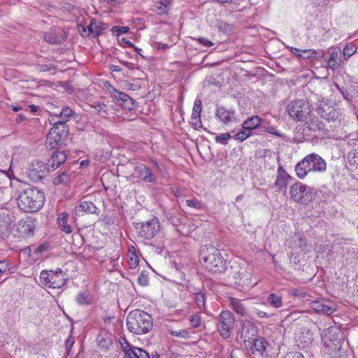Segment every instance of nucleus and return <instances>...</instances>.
Returning <instances> with one entry per match:
<instances>
[{
    "label": "nucleus",
    "instance_id": "12",
    "mask_svg": "<svg viewBox=\"0 0 358 358\" xmlns=\"http://www.w3.org/2000/svg\"><path fill=\"white\" fill-rule=\"evenodd\" d=\"M36 222V220L31 217L20 220L17 224V231L24 238L31 237L34 234Z\"/></svg>",
    "mask_w": 358,
    "mask_h": 358
},
{
    "label": "nucleus",
    "instance_id": "13",
    "mask_svg": "<svg viewBox=\"0 0 358 358\" xmlns=\"http://www.w3.org/2000/svg\"><path fill=\"white\" fill-rule=\"evenodd\" d=\"M134 174L136 178L146 183H155L157 180V176L152 173L151 169L143 164L135 167Z\"/></svg>",
    "mask_w": 358,
    "mask_h": 358
},
{
    "label": "nucleus",
    "instance_id": "42",
    "mask_svg": "<svg viewBox=\"0 0 358 358\" xmlns=\"http://www.w3.org/2000/svg\"><path fill=\"white\" fill-rule=\"evenodd\" d=\"M168 220L171 223L173 227H176V229L178 232L182 233V218L178 215L171 214Z\"/></svg>",
    "mask_w": 358,
    "mask_h": 358
},
{
    "label": "nucleus",
    "instance_id": "40",
    "mask_svg": "<svg viewBox=\"0 0 358 358\" xmlns=\"http://www.w3.org/2000/svg\"><path fill=\"white\" fill-rule=\"evenodd\" d=\"M151 10L158 15H167L170 10V8L166 7V4H161L159 2H155L152 6Z\"/></svg>",
    "mask_w": 358,
    "mask_h": 358
},
{
    "label": "nucleus",
    "instance_id": "44",
    "mask_svg": "<svg viewBox=\"0 0 358 358\" xmlns=\"http://www.w3.org/2000/svg\"><path fill=\"white\" fill-rule=\"evenodd\" d=\"M190 124L192 125V127L195 129H198L199 128H202V122L201 120V115L200 114H195L194 113H192L191 115V121Z\"/></svg>",
    "mask_w": 358,
    "mask_h": 358
},
{
    "label": "nucleus",
    "instance_id": "20",
    "mask_svg": "<svg viewBox=\"0 0 358 358\" xmlns=\"http://www.w3.org/2000/svg\"><path fill=\"white\" fill-rule=\"evenodd\" d=\"M257 334V327L250 322H245L243 324L242 330L241 331V338L243 342L251 343Z\"/></svg>",
    "mask_w": 358,
    "mask_h": 358
},
{
    "label": "nucleus",
    "instance_id": "56",
    "mask_svg": "<svg viewBox=\"0 0 358 358\" xmlns=\"http://www.w3.org/2000/svg\"><path fill=\"white\" fill-rule=\"evenodd\" d=\"M283 358H305L304 355L298 351H290L287 352Z\"/></svg>",
    "mask_w": 358,
    "mask_h": 358
},
{
    "label": "nucleus",
    "instance_id": "4",
    "mask_svg": "<svg viewBox=\"0 0 358 358\" xmlns=\"http://www.w3.org/2000/svg\"><path fill=\"white\" fill-rule=\"evenodd\" d=\"M289 194L294 201L302 205H307L310 203L315 196L313 187L299 182L290 186Z\"/></svg>",
    "mask_w": 358,
    "mask_h": 358
},
{
    "label": "nucleus",
    "instance_id": "11",
    "mask_svg": "<svg viewBox=\"0 0 358 358\" xmlns=\"http://www.w3.org/2000/svg\"><path fill=\"white\" fill-rule=\"evenodd\" d=\"M110 94L125 109L131 110L136 107L135 101L126 93L111 87Z\"/></svg>",
    "mask_w": 358,
    "mask_h": 358
},
{
    "label": "nucleus",
    "instance_id": "6",
    "mask_svg": "<svg viewBox=\"0 0 358 358\" xmlns=\"http://www.w3.org/2000/svg\"><path fill=\"white\" fill-rule=\"evenodd\" d=\"M216 320L218 333L222 338H229L234 328L235 317L234 315L228 310L222 311Z\"/></svg>",
    "mask_w": 358,
    "mask_h": 358
},
{
    "label": "nucleus",
    "instance_id": "48",
    "mask_svg": "<svg viewBox=\"0 0 358 358\" xmlns=\"http://www.w3.org/2000/svg\"><path fill=\"white\" fill-rule=\"evenodd\" d=\"M59 113L60 116L63 117L66 120H69V118L74 114V112L71 108L65 106Z\"/></svg>",
    "mask_w": 358,
    "mask_h": 358
},
{
    "label": "nucleus",
    "instance_id": "57",
    "mask_svg": "<svg viewBox=\"0 0 358 358\" xmlns=\"http://www.w3.org/2000/svg\"><path fill=\"white\" fill-rule=\"evenodd\" d=\"M48 248H49L48 244H47V243L41 244L34 248V253L37 254V255L38 254L42 255L48 250Z\"/></svg>",
    "mask_w": 358,
    "mask_h": 358
},
{
    "label": "nucleus",
    "instance_id": "5",
    "mask_svg": "<svg viewBox=\"0 0 358 358\" xmlns=\"http://www.w3.org/2000/svg\"><path fill=\"white\" fill-rule=\"evenodd\" d=\"M286 110L291 118L299 122L306 121L310 113L308 102L303 99L291 101Z\"/></svg>",
    "mask_w": 358,
    "mask_h": 358
},
{
    "label": "nucleus",
    "instance_id": "27",
    "mask_svg": "<svg viewBox=\"0 0 358 358\" xmlns=\"http://www.w3.org/2000/svg\"><path fill=\"white\" fill-rule=\"evenodd\" d=\"M227 302L229 306L238 315L242 317L247 315V309L240 299L234 297H229Z\"/></svg>",
    "mask_w": 358,
    "mask_h": 358
},
{
    "label": "nucleus",
    "instance_id": "24",
    "mask_svg": "<svg viewBox=\"0 0 358 358\" xmlns=\"http://www.w3.org/2000/svg\"><path fill=\"white\" fill-rule=\"evenodd\" d=\"M99 210L98 208L91 201H82L79 205L75 208V213L76 215H81L83 213H88L92 214H98Z\"/></svg>",
    "mask_w": 358,
    "mask_h": 358
},
{
    "label": "nucleus",
    "instance_id": "14",
    "mask_svg": "<svg viewBox=\"0 0 358 358\" xmlns=\"http://www.w3.org/2000/svg\"><path fill=\"white\" fill-rule=\"evenodd\" d=\"M310 307L316 313L330 315L336 311L335 304L332 301L316 300L310 303Z\"/></svg>",
    "mask_w": 358,
    "mask_h": 358
},
{
    "label": "nucleus",
    "instance_id": "43",
    "mask_svg": "<svg viewBox=\"0 0 358 358\" xmlns=\"http://www.w3.org/2000/svg\"><path fill=\"white\" fill-rule=\"evenodd\" d=\"M169 333L172 336L180 337L185 339L189 338L191 337L190 334L187 329H169Z\"/></svg>",
    "mask_w": 358,
    "mask_h": 358
},
{
    "label": "nucleus",
    "instance_id": "32",
    "mask_svg": "<svg viewBox=\"0 0 358 358\" xmlns=\"http://www.w3.org/2000/svg\"><path fill=\"white\" fill-rule=\"evenodd\" d=\"M53 127L50 129V131H55V134L60 136L66 139L69 133V126L67 124L62 122H54Z\"/></svg>",
    "mask_w": 358,
    "mask_h": 358
},
{
    "label": "nucleus",
    "instance_id": "36",
    "mask_svg": "<svg viewBox=\"0 0 358 358\" xmlns=\"http://www.w3.org/2000/svg\"><path fill=\"white\" fill-rule=\"evenodd\" d=\"M307 127L310 131H320L324 129V124L320 121L317 117H311L309 121L306 122Z\"/></svg>",
    "mask_w": 358,
    "mask_h": 358
},
{
    "label": "nucleus",
    "instance_id": "9",
    "mask_svg": "<svg viewBox=\"0 0 358 358\" xmlns=\"http://www.w3.org/2000/svg\"><path fill=\"white\" fill-rule=\"evenodd\" d=\"M135 228L141 238L150 240L157 234L160 225L158 219L154 217L147 222L137 223Z\"/></svg>",
    "mask_w": 358,
    "mask_h": 358
},
{
    "label": "nucleus",
    "instance_id": "55",
    "mask_svg": "<svg viewBox=\"0 0 358 358\" xmlns=\"http://www.w3.org/2000/svg\"><path fill=\"white\" fill-rule=\"evenodd\" d=\"M189 322L193 327H198L201 324V317L198 315H192L189 317Z\"/></svg>",
    "mask_w": 358,
    "mask_h": 358
},
{
    "label": "nucleus",
    "instance_id": "16",
    "mask_svg": "<svg viewBox=\"0 0 358 358\" xmlns=\"http://www.w3.org/2000/svg\"><path fill=\"white\" fill-rule=\"evenodd\" d=\"M124 343H121L124 352V358H150V354L142 348L130 346L128 342L123 338Z\"/></svg>",
    "mask_w": 358,
    "mask_h": 358
},
{
    "label": "nucleus",
    "instance_id": "63",
    "mask_svg": "<svg viewBox=\"0 0 358 358\" xmlns=\"http://www.w3.org/2000/svg\"><path fill=\"white\" fill-rule=\"evenodd\" d=\"M255 314L258 315L261 318H268L269 315L264 311L260 310H256L255 311Z\"/></svg>",
    "mask_w": 358,
    "mask_h": 358
},
{
    "label": "nucleus",
    "instance_id": "2",
    "mask_svg": "<svg viewBox=\"0 0 358 358\" xmlns=\"http://www.w3.org/2000/svg\"><path fill=\"white\" fill-rule=\"evenodd\" d=\"M17 206L24 212H37L45 202L43 192L34 187L24 189L17 197Z\"/></svg>",
    "mask_w": 358,
    "mask_h": 358
},
{
    "label": "nucleus",
    "instance_id": "64",
    "mask_svg": "<svg viewBox=\"0 0 358 358\" xmlns=\"http://www.w3.org/2000/svg\"><path fill=\"white\" fill-rule=\"evenodd\" d=\"M129 264L130 266V268H135L138 264V261L137 260V257H136L135 259H133L132 257L130 258V260L129 261Z\"/></svg>",
    "mask_w": 358,
    "mask_h": 358
},
{
    "label": "nucleus",
    "instance_id": "18",
    "mask_svg": "<svg viewBox=\"0 0 358 358\" xmlns=\"http://www.w3.org/2000/svg\"><path fill=\"white\" fill-rule=\"evenodd\" d=\"M13 221V216L8 213H0V238H5L9 236Z\"/></svg>",
    "mask_w": 358,
    "mask_h": 358
},
{
    "label": "nucleus",
    "instance_id": "17",
    "mask_svg": "<svg viewBox=\"0 0 358 358\" xmlns=\"http://www.w3.org/2000/svg\"><path fill=\"white\" fill-rule=\"evenodd\" d=\"M306 160L308 161V167L310 171L322 172L327 169V164L324 159L319 155L311 153L305 157Z\"/></svg>",
    "mask_w": 358,
    "mask_h": 358
},
{
    "label": "nucleus",
    "instance_id": "7",
    "mask_svg": "<svg viewBox=\"0 0 358 358\" xmlns=\"http://www.w3.org/2000/svg\"><path fill=\"white\" fill-rule=\"evenodd\" d=\"M40 280L43 285L51 288H60L66 284V274L61 269L56 271H42Z\"/></svg>",
    "mask_w": 358,
    "mask_h": 358
},
{
    "label": "nucleus",
    "instance_id": "49",
    "mask_svg": "<svg viewBox=\"0 0 358 358\" xmlns=\"http://www.w3.org/2000/svg\"><path fill=\"white\" fill-rule=\"evenodd\" d=\"M231 138V135L229 133H224L220 135H218L215 137L216 143L227 144L228 140Z\"/></svg>",
    "mask_w": 358,
    "mask_h": 358
},
{
    "label": "nucleus",
    "instance_id": "58",
    "mask_svg": "<svg viewBox=\"0 0 358 358\" xmlns=\"http://www.w3.org/2000/svg\"><path fill=\"white\" fill-rule=\"evenodd\" d=\"M201 111H202L201 101L200 99H196L194 103L192 113H194L195 114L198 113V114L201 115Z\"/></svg>",
    "mask_w": 358,
    "mask_h": 358
},
{
    "label": "nucleus",
    "instance_id": "61",
    "mask_svg": "<svg viewBox=\"0 0 358 358\" xmlns=\"http://www.w3.org/2000/svg\"><path fill=\"white\" fill-rule=\"evenodd\" d=\"M54 69V66L49 64H38V69L40 71H49Z\"/></svg>",
    "mask_w": 358,
    "mask_h": 358
},
{
    "label": "nucleus",
    "instance_id": "33",
    "mask_svg": "<svg viewBox=\"0 0 358 358\" xmlns=\"http://www.w3.org/2000/svg\"><path fill=\"white\" fill-rule=\"evenodd\" d=\"M43 164L41 162H38L36 164H32L31 166L29 169V176L34 180H40L41 179L45 173L43 168Z\"/></svg>",
    "mask_w": 358,
    "mask_h": 358
},
{
    "label": "nucleus",
    "instance_id": "1",
    "mask_svg": "<svg viewBox=\"0 0 358 358\" xmlns=\"http://www.w3.org/2000/svg\"><path fill=\"white\" fill-rule=\"evenodd\" d=\"M199 262L206 271L212 273H222L227 269V261L220 250L210 244L201 247Z\"/></svg>",
    "mask_w": 358,
    "mask_h": 358
},
{
    "label": "nucleus",
    "instance_id": "38",
    "mask_svg": "<svg viewBox=\"0 0 358 358\" xmlns=\"http://www.w3.org/2000/svg\"><path fill=\"white\" fill-rule=\"evenodd\" d=\"M206 294L203 292H199L194 293V301L197 307L203 310H206Z\"/></svg>",
    "mask_w": 358,
    "mask_h": 358
},
{
    "label": "nucleus",
    "instance_id": "30",
    "mask_svg": "<svg viewBox=\"0 0 358 358\" xmlns=\"http://www.w3.org/2000/svg\"><path fill=\"white\" fill-rule=\"evenodd\" d=\"M65 139L61 137L60 136H57L55 134V131H49L47 139H46V146L50 149H55L59 145H62Z\"/></svg>",
    "mask_w": 358,
    "mask_h": 358
},
{
    "label": "nucleus",
    "instance_id": "31",
    "mask_svg": "<svg viewBox=\"0 0 358 358\" xmlns=\"http://www.w3.org/2000/svg\"><path fill=\"white\" fill-rule=\"evenodd\" d=\"M308 161L304 157L295 166V172L298 178L304 179L308 173L311 172L308 167Z\"/></svg>",
    "mask_w": 358,
    "mask_h": 358
},
{
    "label": "nucleus",
    "instance_id": "19",
    "mask_svg": "<svg viewBox=\"0 0 358 358\" xmlns=\"http://www.w3.org/2000/svg\"><path fill=\"white\" fill-rule=\"evenodd\" d=\"M215 117L226 125L237 122L234 110H227L223 106L217 108Z\"/></svg>",
    "mask_w": 358,
    "mask_h": 358
},
{
    "label": "nucleus",
    "instance_id": "47",
    "mask_svg": "<svg viewBox=\"0 0 358 358\" xmlns=\"http://www.w3.org/2000/svg\"><path fill=\"white\" fill-rule=\"evenodd\" d=\"M93 24L94 36H98L102 33L101 23L93 19L91 20Z\"/></svg>",
    "mask_w": 358,
    "mask_h": 358
},
{
    "label": "nucleus",
    "instance_id": "62",
    "mask_svg": "<svg viewBox=\"0 0 358 358\" xmlns=\"http://www.w3.org/2000/svg\"><path fill=\"white\" fill-rule=\"evenodd\" d=\"M73 344H74V341H73V338H69L68 339H66V351L68 352V353L69 352V351L73 348Z\"/></svg>",
    "mask_w": 358,
    "mask_h": 358
},
{
    "label": "nucleus",
    "instance_id": "51",
    "mask_svg": "<svg viewBox=\"0 0 358 358\" xmlns=\"http://www.w3.org/2000/svg\"><path fill=\"white\" fill-rule=\"evenodd\" d=\"M215 27L221 31L226 33L231 30L230 25L223 22L222 21H218L215 24Z\"/></svg>",
    "mask_w": 358,
    "mask_h": 358
},
{
    "label": "nucleus",
    "instance_id": "26",
    "mask_svg": "<svg viewBox=\"0 0 358 358\" xmlns=\"http://www.w3.org/2000/svg\"><path fill=\"white\" fill-rule=\"evenodd\" d=\"M44 40L52 44H59L64 41L65 36L60 30H51L44 34Z\"/></svg>",
    "mask_w": 358,
    "mask_h": 358
},
{
    "label": "nucleus",
    "instance_id": "15",
    "mask_svg": "<svg viewBox=\"0 0 358 358\" xmlns=\"http://www.w3.org/2000/svg\"><path fill=\"white\" fill-rule=\"evenodd\" d=\"M286 245L296 252L305 251L308 248L307 239L301 233H294L291 238L286 241Z\"/></svg>",
    "mask_w": 358,
    "mask_h": 358
},
{
    "label": "nucleus",
    "instance_id": "29",
    "mask_svg": "<svg viewBox=\"0 0 358 358\" xmlns=\"http://www.w3.org/2000/svg\"><path fill=\"white\" fill-rule=\"evenodd\" d=\"M263 122V120L258 115H252L248 118L242 124L243 129H247L249 131L259 127Z\"/></svg>",
    "mask_w": 358,
    "mask_h": 358
},
{
    "label": "nucleus",
    "instance_id": "3",
    "mask_svg": "<svg viewBox=\"0 0 358 358\" xmlns=\"http://www.w3.org/2000/svg\"><path fill=\"white\" fill-rule=\"evenodd\" d=\"M152 326L151 315L143 310L136 309L131 311L127 317V329L134 334H147L151 330Z\"/></svg>",
    "mask_w": 358,
    "mask_h": 358
},
{
    "label": "nucleus",
    "instance_id": "23",
    "mask_svg": "<svg viewBox=\"0 0 358 358\" xmlns=\"http://www.w3.org/2000/svg\"><path fill=\"white\" fill-rule=\"evenodd\" d=\"M291 179H292V176L285 171L281 164H279L277 170L276 179L274 182L275 186L280 189H285L287 186L288 181Z\"/></svg>",
    "mask_w": 358,
    "mask_h": 358
},
{
    "label": "nucleus",
    "instance_id": "52",
    "mask_svg": "<svg viewBox=\"0 0 358 358\" xmlns=\"http://www.w3.org/2000/svg\"><path fill=\"white\" fill-rule=\"evenodd\" d=\"M356 52V48L354 45H346L343 49V57L346 59L350 57Z\"/></svg>",
    "mask_w": 358,
    "mask_h": 358
},
{
    "label": "nucleus",
    "instance_id": "8",
    "mask_svg": "<svg viewBox=\"0 0 358 358\" xmlns=\"http://www.w3.org/2000/svg\"><path fill=\"white\" fill-rule=\"evenodd\" d=\"M343 340V334L336 327H331L325 329L322 334V341L324 347L331 350L340 348Z\"/></svg>",
    "mask_w": 358,
    "mask_h": 358
},
{
    "label": "nucleus",
    "instance_id": "53",
    "mask_svg": "<svg viewBox=\"0 0 358 358\" xmlns=\"http://www.w3.org/2000/svg\"><path fill=\"white\" fill-rule=\"evenodd\" d=\"M186 204L191 208L195 209H201L202 208V203L196 199H187L186 200Z\"/></svg>",
    "mask_w": 358,
    "mask_h": 358
},
{
    "label": "nucleus",
    "instance_id": "59",
    "mask_svg": "<svg viewBox=\"0 0 358 358\" xmlns=\"http://www.w3.org/2000/svg\"><path fill=\"white\" fill-rule=\"evenodd\" d=\"M196 40L204 47H211L214 45V43L212 41L204 37H199L196 38Z\"/></svg>",
    "mask_w": 358,
    "mask_h": 358
},
{
    "label": "nucleus",
    "instance_id": "37",
    "mask_svg": "<svg viewBox=\"0 0 358 358\" xmlns=\"http://www.w3.org/2000/svg\"><path fill=\"white\" fill-rule=\"evenodd\" d=\"M90 106L101 117H106L108 115V107L103 102L94 101L90 104Z\"/></svg>",
    "mask_w": 358,
    "mask_h": 358
},
{
    "label": "nucleus",
    "instance_id": "35",
    "mask_svg": "<svg viewBox=\"0 0 358 358\" xmlns=\"http://www.w3.org/2000/svg\"><path fill=\"white\" fill-rule=\"evenodd\" d=\"M69 215L66 213H62L57 218L59 227L66 234L72 232L71 227L68 224Z\"/></svg>",
    "mask_w": 358,
    "mask_h": 358
},
{
    "label": "nucleus",
    "instance_id": "39",
    "mask_svg": "<svg viewBox=\"0 0 358 358\" xmlns=\"http://www.w3.org/2000/svg\"><path fill=\"white\" fill-rule=\"evenodd\" d=\"M76 301L80 306L90 305L92 302V297L87 292H83L77 295Z\"/></svg>",
    "mask_w": 358,
    "mask_h": 358
},
{
    "label": "nucleus",
    "instance_id": "46",
    "mask_svg": "<svg viewBox=\"0 0 358 358\" xmlns=\"http://www.w3.org/2000/svg\"><path fill=\"white\" fill-rule=\"evenodd\" d=\"M317 52L313 49H304L301 50V53L299 55V59H310L315 58L316 57Z\"/></svg>",
    "mask_w": 358,
    "mask_h": 358
},
{
    "label": "nucleus",
    "instance_id": "10",
    "mask_svg": "<svg viewBox=\"0 0 358 358\" xmlns=\"http://www.w3.org/2000/svg\"><path fill=\"white\" fill-rule=\"evenodd\" d=\"M315 110L322 118L329 122L334 121L338 117V112L335 106L323 97L317 99Z\"/></svg>",
    "mask_w": 358,
    "mask_h": 358
},
{
    "label": "nucleus",
    "instance_id": "50",
    "mask_svg": "<svg viewBox=\"0 0 358 358\" xmlns=\"http://www.w3.org/2000/svg\"><path fill=\"white\" fill-rule=\"evenodd\" d=\"M129 29L128 27L115 26L112 28V32L113 34H116L117 36L127 34L129 31Z\"/></svg>",
    "mask_w": 358,
    "mask_h": 358
},
{
    "label": "nucleus",
    "instance_id": "28",
    "mask_svg": "<svg viewBox=\"0 0 358 358\" xmlns=\"http://www.w3.org/2000/svg\"><path fill=\"white\" fill-rule=\"evenodd\" d=\"M252 354L259 353L263 355L266 350V346L267 342L264 338L259 337L251 341V343H248Z\"/></svg>",
    "mask_w": 358,
    "mask_h": 358
},
{
    "label": "nucleus",
    "instance_id": "41",
    "mask_svg": "<svg viewBox=\"0 0 358 358\" xmlns=\"http://www.w3.org/2000/svg\"><path fill=\"white\" fill-rule=\"evenodd\" d=\"M268 303L275 308H278L282 306V301L281 296L275 294H270L267 297Z\"/></svg>",
    "mask_w": 358,
    "mask_h": 358
},
{
    "label": "nucleus",
    "instance_id": "60",
    "mask_svg": "<svg viewBox=\"0 0 358 358\" xmlns=\"http://www.w3.org/2000/svg\"><path fill=\"white\" fill-rule=\"evenodd\" d=\"M69 120H66L63 117L60 116V113L51 115L50 122H62L67 124Z\"/></svg>",
    "mask_w": 358,
    "mask_h": 358
},
{
    "label": "nucleus",
    "instance_id": "54",
    "mask_svg": "<svg viewBox=\"0 0 358 358\" xmlns=\"http://www.w3.org/2000/svg\"><path fill=\"white\" fill-rule=\"evenodd\" d=\"M138 282L142 286H146L149 282V278L145 272H141L138 278Z\"/></svg>",
    "mask_w": 358,
    "mask_h": 358
},
{
    "label": "nucleus",
    "instance_id": "34",
    "mask_svg": "<svg viewBox=\"0 0 358 358\" xmlns=\"http://www.w3.org/2000/svg\"><path fill=\"white\" fill-rule=\"evenodd\" d=\"M98 345L103 349H108L113 343L111 334L108 332L100 333L96 338Z\"/></svg>",
    "mask_w": 358,
    "mask_h": 358
},
{
    "label": "nucleus",
    "instance_id": "25",
    "mask_svg": "<svg viewBox=\"0 0 358 358\" xmlns=\"http://www.w3.org/2000/svg\"><path fill=\"white\" fill-rule=\"evenodd\" d=\"M66 159L67 155L64 151H55L49 159L48 165L52 168V171H54L63 164Z\"/></svg>",
    "mask_w": 358,
    "mask_h": 358
},
{
    "label": "nucleus",
    "instance_id": "21",
    "mask_svg": "<svg viewBox=\"0 0 358 358\" xmlns=\"http://www.w3.org/2000/svg\"><path fill=\"white\" fill-rule=\"evenodd\" d=\"M248 267L245 265L240 266L238 265L231 266L232 274L234 278L238 281V283H247L250 278V274L248 271Z\"/></svg>",
    "mask_w": 358,
    "mask_h": 358
},
{
    "label": "nucleus",
    "instance_id": "22",
    "mask_svg": "<svg viewBox=\"0 0 358 358\" xmlns=\"http://www.w3.org/2000/svg\"><path fill=\"white\" fill-rule=\"evenodd\" d=\"M75 178L76 173L74 171H70L69 170L59 171L53 178L52 182L55 185H68Z\"/></svg>",
    "mask_w": 358,
    "mask_h": 358
},
{
    "label": "nucleus",
    "instance_id": "45",
    "mask_svg": "<svg viewBox=\"0 0 358 358\" xmlns=\"http://www.w3.org/2000/svg\"><path fill=\"white\" fill-rule=\"evenodd\" d=\"M252 135V132L249 131L247 129H243L242 130L237 132L234 136V139L243 141Z\"/></svg>",
    "mask_w": 358,
    "mask_h": 358
}]
</instances>
